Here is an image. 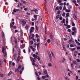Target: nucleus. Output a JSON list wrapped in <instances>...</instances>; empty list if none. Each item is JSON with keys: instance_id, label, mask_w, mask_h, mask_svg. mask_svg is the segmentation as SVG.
Instances as JSON below:
<instances>
[{"instance_id": "obj_1", "label": "nucleus", "mask_w": 80, "mask_h": 80, "mask_svg": "<svg viewBox=\"0 0 80 80\" xmlns=\"http://www.w3.org/2000/svg\"><path fill=\"white\" fill-rule=\"evenodd\" d=\"M33 57H34V59L32 57H30V59L31 61L32 62H35L36 61L35 60H37V57H38V56L35 55V54H34L33 55Z\"/></svg>"}, {"instance_id": "obj_2", "label": "nucleus", "mask_w": 80, "mask_h": 80, "mask_svg": "<svg viewBox=\"0 0 80 80\" xmlns=\"http://www.w3.org/2000/svg\"><path fill=\"white\" fill-rule=\"evenodd\" d=\"M48 54L49 56V58L50 59V60L51 62H52V55H51V54L50 53V51H49L48 52Z\"/></svg>"}, {"instance_id": "obj_3", "label": "nucleus", "mask_w": 80, "mask_h": 80, "mask_svg": "<svg viewBox=\"0 0 80 80\" xmlns=\"http://www.w3.org/2000/svg\"><path fill=\"white\" fill-rule=\"evenodd\" d=\"M21 70H22V69L19 70L18 69H16L15 70V73H16V72H19L20 71V74H22V72Z\"/></svg>"}, {"instance_id": "obj_4", "label": "nucleus", "mask_w": 80, "mask_h": 80, "mask_svg": "<svg viewBox=\"0 0 80 80\" xmlns=\"http://www.w3.org/2000/svg\"><path fill=\"white\" fill-rule=\"evenodd\" d=\"M37 16H38L37 15H34L33 16V17L35 18V19L34 18H32V21H34V20H37Z\"/></svg>"}, {"instance_id": "obj_5", "label": "nucleus", "mask_w": 80, "mask_h": 80, "mask_svg": "<svg viewBox=\"0 0 80 80\" xmlns=\"http://www.w3.org/2000/svg\"><path fill=\"white\" fill-rule=\"evenodd\" d=\"M21 22L22 25H25L26 23V22L23 20L21 21Z\"/></svg>"}, {"instance_id": "obj_6", "label": "nucleus", "mask_w": 80, "mask_h": 80, "mask_svg": "<svg viewBox=\"0 0 80 80\" xmlns=\"http://www.w3.org/2000/svg\"><path fill=\"white\" fill-rule=\"evenodd\" d=\"M76 49V48H69V49L71 50V51H74V50H75Z\"/></svg>"}, {"instance_id": "obj_7", "label": "nucleus", "mask_w": 80, "mask_h": 80, "mask_svg": "<svg viewBox=\"0 0 80 80\" xmlns=\"http://www.w3.org/2000/svg\"><path fill=\"white\" fill-rule=\"evenodd\" d=\"M20 61V56H18V57H17V63H18V62Z\"/></svg>"}, {"instance_id": "obj_8", "label": "nucleus", "mask_w": 80, "mask_h": 80, "mask_svg": "<svg viewBox=\"0 0 80 80\" xmlns=\"http://www.w3.org/2000/svg\"><path fill=\"white\" fill-rule=\"evenodd\" d=\"M47 26H45V31L46 35L47 34Z\"/></svg>"}, {"instance_id": "obj_9", "label": "nucleus", "mask_w": 80, "mask_h": 80, "mask_svg": "<svg viewBox=\"0 0 80 80\" xmlns=\"http://www.w3.org/2000/svg\"><path fill=\"white\" fill-rule=\"evenodd\" d=\"M76 29H77V28H76L74 27H72V30L73 31V32H75L76 30Z\"/></svg>"}, {"instance_id": "obj_10", "label": "nucleus", "mask_w": 80, "mask_h": 80, "mask_svg": "<svg viewBox=\"0 0 80 80\" xmlns=\"http://www.w3.org/2000/svg\"><path fill=\"white\" fill-rule=\"evenodd\" d=\"M28 28H29V26H28V25L27 24L25 27V28H26V29H28Z\"/></svg>"}, {"instance_id": "obj_11", "label": "nucleus", "mask_w": 80, "mask_h": 80, "mask_svg": "<svg viewBox=\"0 0 80 80\" xmlns=\"http://www.w3.org/2000/svg\"><path fill=\"white\" fill-rule=\"evenodd\" d=\"M65 19L64 18L63 19L62 21H61L62 23H65Z\"/></svg>"}, {"instance_id": "obj_12", "label": "nucleus", "mask_w": 80, "mask_h": 80, "mask_svg": "<svg viewBox=\"0 0 80 80\" xmlns=\"http://www.w3.org/2000/svg\"><path fill=\"white\" fill-rule=\"evenodd\" d=\"M2 37L3 38H5V34H4V33L2 32Z\"/></svg>"}, {"instance_id": "obj_13", "label": "nucleus", "mask_w": 80, "mask_h": 80, "mask_svg": "<svg viewBox=\"0 0 80 80\" xmlns=\"http://www.w3.org/2000/svg\"><path fill=\"white\" fill-rule=\"evenodd\" d=\"M53 36H52V33H51L50 35V38H52V39H53Z\"/></svg>"}, {"instance_id": "obj_14", "label": "nucleus", "mask_w": 80, "mask_h": 80, "mask_svg": "<svg viewBox=\"0 0 80 80\" xmlns=\"http://www.w3.org/2000/svg\"><path fill=\"white\" fill-rule=\"evenodd\" d=\"M2 52L3 53H5V49L3 48H2Z\"/></svg>"}, {"instance_id": "obj_15", "label": "nucleus", "mask_w": 80, "mask_h": 80, "mask_svg": "<svg viewBox=\"0 0 80 80\" xmlns=\"http://www.w3.org/2000/svg\"><path fill=\"white\" fill-rule=\"evenodd\" d=\"M60 16V15H58L56 16V19H58V18H59V16Z\"/></svg>"}, {"instance_id": "obj_16", "label": "nucleus", "mask_w": 80, "mask_h": 80, "mask_svg": "<svg viewBox=\"0 0 80 80\" xmlns=\"http://www.w3.org/2000/svg\"><path fill=\"white\" fill-rule=\"evenodd\" d=\"M51 53L52 55V56H53V57L55 58V56L54 55V54H53V52H52V51H51Z\"/></svg>"}, {"instance_id": "obj_17", "label": "nucleus", "mask_w": 80, "mask_h": 80, "mask_svg": "<svg viewBox=\"0 0 80 80\" xmlns=\"http://www.w3.org/2000/svg\"><path fill=\"white\" fill-rule=\"evenodd\" d=\"M59 10V8H58V6H57V7H56L55 10Z\"/></svg>"}, {"instance_id": "obj_18", "label": "nucleus", "mask_w": 80, "mask_h": 80, "mask_svg": "<svg viewBox=\"0 0 80 80\" xmlns=\"http://www.w3.org/2000/svg\"><path fill=\"white\" fill-rule=\"evenodd\" d=\"M47 42L48 43H49L50 42H51V41L50 40V39H48V40H47Z\"/></svg>"}, {"instance_id": "obj_19", "label": "nucleus", "mask_w": 80, "mask_h": 80, "mask_svg": "<svg viewBox=\"0 0 80 80\" xmlns=\"http://www.w3.org/2000/svg\"><path fill=\"white\" fill-rule=\"evenodd\" d=\"M13 12L14 13H16L17 12V9L14 8V9L13 10Z\"/></svg>"}, {"instance_id": "obj_20", "label": "nucleus", "mask_w": 80, "mask_h": 80, "mask_svg": "<svg viewBox=\"0 0 80 80\" xmlns=\"http://www.w3.org/2000/svg\"><path fill=\"white\" fill-rule=\"evenodd\" d=\"M48 66H49V67H52V64H51V63H48Z\"/></svg>"}, {"instance_id": "obj_21", "label": "nucleus", "mask_w": 80, "mask_h": 80, "mask_svg": "<svg viewBox=\"0 0 80 80\" xmlns=\"http://www.w3.org/2000/svg\"><path fill=\"white\" fill-rule=\"evenodd\" d=\"M70 10L66 9V12H70Z\"/></svg>"}, {"instance_id": "obj_22", "label": "nucleus", "mask_w": 80, "mask_h": 80, "mask_svg": "<svg viewBox=\"0 0 80 80\" xmlns=\"http://www.w3.org/2000/svg\"><path fill=\"white\" fill-rule=\"evenodd\" d=\"M66 17H69V13H66Z\"/></svg>"}, {"instance_id": "obj_23", "label": "nucleus", "mask_w": 80, "mask_h": 80, "mask_svg": "<svg viewBox=\"0 0 80 80\" xmlns=\"http://www.w3.org/2000/svg\"><path fill=\"white\" fill-rule=\"evenodd\" d=\"M72 26L73 27H75V24L74 23V22H72Z\"/></svg>"}, {"instance_id": "obj_24", "label": "nucleus", "mask_w": 80, "mask_h": 80, "mask_svg": "<svg viewBox=\"0 0 80 80\" xmlns=\"http://www.w3.org/2000/svg\"><path fill=\"white\" fill-rule=\"evenodd\" d=\"M24 47H25V45L24 44H22L21 46L22 48H24Z\"/></svg>"}, {"instance_id": "obj_25", "label": "nucleus", "mask_w": 80, "mask_h": 80, "mask_svg": "<svg viewBox=\"0 0 80 80\" xmlns=\"http://www.w3.org/2000/svg\"><path fill=\"white\" fill-rule=\"evenodd\" d=\"M73 3H74V4H75L76 3H77V1L76 0H73L72 1Z\"/></svg>"}, {"instance_id": "obj_26", "label": "nucleus", "mask_w": 80, "mask_h": 80, "mask_svg": "<svg viewBox=\"0 0 80 80\" xmlns=\"http://www.w3.org/2000/svg\"><path fill=\"white\" fill-rule=\"evenodd\" d=\"M21 67L22 66H21V65H19L18 69L20 70V68H21Z\"/></svg>"}, {"instance_id": "obj_27", "label": "nucleus", "mask_w": 80, "mask_h": 80, "mask_svg": "<svg viewBox=\"0 0 80 80\" xmlns=\"http://www.w3.org/2000/svg\"><path fill=\"white\" fill-rule=\"evenodd\" d=\"M46 77V76H42V78H43V79H44V78H45Z\"/></svg>"}, {"instance_id": "obj_28", "label": "nucleus", "mask_w": 80, "mask_h": 80, "mask_svg": "<svg viewBox=\"0 0 80 80\" xmlns=\"http://www.w3.org/2000/svg\"><path fill=\"white\" fill-rule=\"evenodd\" d=\"M73 18H74V19H75V20H77V16H73Z\"/></svg>"}, {"instance_id": "obj_29", "label": "nucleus", "mask_w": 80, "mask_h": 80, "mask_svg": "<svg viewBox=\"0 0 80 80\" xmlns=\"http://www.w3.org/2000/svg\"><path fill=\"white\" fill-rule=\"evenodd\" d=\"M44 73H45V74H47V71L46 70H45L44 71Z\"/></svg>"}, {"instance_id": "obj_30", "label": "nucleus", "mask_w": 80, "mask_h": 80, "mask_svg": "<svg viewBox=\"0 0 80 80\" xmlns=\"http://www.w3.org/2000/svg\"><path fill=\"white\" fill-rule=\"evenodd\" d=\"M12 61H9V65H12Z\"/></svg>"}, {"instance_id": "obj_31", "label": "nucleus", "mask_w": 80, "mask_h": 80, "mask_svg": "<svg viewBox=\"0 0 80 80\" xmlns=\"http://www.w3.org/2000/svg\"><path fill=\"white\" fill-rule=\"evenodd\" d=\"M73 63L74 64H75V65H77V63H76L77 62H76V61H73Z\"/></svg>"}, {"instance_id": "obj_32", "label": "nucleus", "mask_w": 80, "mask_h": 80, "mask_svg": "<svg viewBox=\"0 0 80 80\" xmlns=\"http://www.w3.org/2000/svg\"><path fill=\"white\" fill-rule=\"evenodd\" d=\"M15 47L16 48H17V43H15Z\"/></svg>"}, {"instance_id": "obj_33", "label": "nucleus", "mask_w": 80, "mask_h": 80, "mask_svg": "<svg viewBox=\"0 0 80 80\" xmlns=\"http://www.w3.org/2000/svg\"><path fill=\"white\" fill-rule=\"evenodd\" d=\"M4 76H5V75L3 74H1V77H3Z\"/></svg>"}, {"instance_id": "obj_34", "label": "nucleus", "mask_w": 80, "mask_h": 80, "mask_svg": "<svg viewBox=\"0 0 80 80\" xmlns=\"http://www.w3.org/2000/svg\"><path fill=\"white\" fill-rule=\"evenodd\" d=\"M65 12L63 13L62 14V16H63V17H64L65 16Z\"/></svg>"}, {"instance_id": "obj_35", "label": "nucleus", "mask_w": 80, "mask_h": 80, "mask_svg": "<svg viewBox=\"0 0 80 80\" xmlns=\"http://www.w3.org/2000/svg\"><path fill=\"white\" fill-rule=\"evenodd\" d=\"M34 12H35L37 13V12H38V11L37 10V9H35L34 10V11H33Z\"/></svg>"}, {"instance_id": "obj_36", "label": "nucleus", "mask_w": 80, "mask_h": 80, "mask_svg": "<svg viewBox=\"0 0 80 80\" xmlns=\"http://www.w3.org/2000/svg\"><path fill=\"white\" fill-rule=\"evenodd\" d=\"M59 3H61V2H62V1L61 0H59L57 1Z\"/></svg>"}, {"instance_id": "obj_37", "label": "nucleus", "mask_w": 80, "mask_h": 80, "mask_svg": "<svg viewBox=\"0 0 80 80\" xmlns=\"http://www.w3.org/2000/svg\"><path fill=\"white\" fill-rule=\"evenodd\" d=\"M62 18H62V17L61 16H60L59 17V20H62Z\"/></svg>"}, {"instance_id": "obj_38", "label": "nucleus", "mask_w": 80, "mask_h": 80, "mask_svg": "<svg viewBox=\"0 0 80 80\" xmlns=\"http://www.w3.org/2000/svg\"><path fill=\"white\" fill-rule=\"evenodd\" d=\"M12 74V72L10 71L8 74V75L10 76Z\"/></svg>"}, {"instance_id": "obj_39", "label": "nucleus", "mask_w": 80, "mask_h": 80, "mask_svg": "<svg viewBox=\"0 0 80 80\" xmlns=\"http://www.w3.org/2000/svg\"><path fill=\"white\" fill-rule=\"evenodd\" d=\"M59 10H62V7L61 6H60L59 7Z\"/></svg>"}, {"instance_id": "obj_40", "label": "nucleus", "mask_w": 80, "mask_h": 80, "mask_svg": "<svg viewBox=\"0 0 80 80\" xmlns=\"http://www.w3.org/2000/svg\"><path fill=\"white\" fill-rule=\"evenodd\" d=\"M63 10H66V7H65V6H64L63 7Z\"/></svg>"}, {"instance_id": "obj_41", "label": "nucleus", "mask_w": 80, "mask_h": 80, "mask_svg": "<svg viewBox=\"0 0 80 80\" xmlns=\"http://www.w3.org/2000/svg\"><path fill=\"white\" fill-rule=\"evenodd\" d=\"M60 12H61V11H60V10H59L58 11L57 13L58 14H60Z\"/></svg>"}, {"instance_id": "obj_42", "label": "nucleus", "mask_w": 80, "mask_h": 80, "mask_svg": "<svg viewBox=\"0 0 80 80\" xmlns=\"http://www.w3.org/2000/svg\"><path fill=\"white\" fill-rule=\"evenodd\" d=\"M32 32H33L32 30V29H30V33H32Z\"/></svg>"}, {"instance_id": "obj_43", "label": "nucleus", "mask_w": 80, "mask_h": 80, "mask_svg": "<svg viewBox=\"0 0 80 80\" xmlns=\"http://www.w3.org/2000/svg\"><path fill=\"white\" fill-rule=\"evenodd\" d=\"M76 61L78 62H80V60L78 59H77L76 60Z\"/></svg>"}, {"instance_id": "obj_44", "label": "nucleus", "mask_w": 80, "mask_h": 80, "mask_svg": "<svg viewBox=\"0 0 80 80\" xmlns=\"http://www.w3.org/2000/svg\"><path fill=\"white\" fill-rule=\"evenodd\" d=\"M30 43L32 45L33 43V41H30Z\"/></svg>"}, {"instance_id": "obj_45", "label": "nucleus", "mask_w": 80, "mask_h": 80, "mask_svg": "<svg viewBox=\"0 0 80 80\" xmlns=\"http://www.w3.org/2000/svg\"><path fill=\"white\" fill-rule=\"evenodd\" d=\"M39 45H40V43H38L37 44V48H38V47H39Z\"/></svg>"}, {"instance_id": "obj_46", "label": "nucleus", "mask_w": 80, "mask_h": 80, "mask_svg": "<svg viewBox=\"0 0 80 80\" xmlns=\"http://www.w3.org/2000/svg\"><path fill=\"white\" fill-rule=\"evenodd\" d=\"M76 80H78V76H76Z\"/></svg>"}, {"instance_id": "obj_47", "label": "nucleus", "mask_w": 80, "mask_h": 80, "mask_svg": "<svg viewBox=\"0 0 80 80\" xmlns=\"http://www.w3.org/2000/svg\"><path fill=\"white\" fill-rule=\"evenodd\" d=\"M13 28H14V29H16L17 28V27L15 26H13Z\"/></svg>"}, {"instance_id": "obj_48", "label": "nucleus", "mask_w": 80, "mask_h": 80, "mask_svg": "<svg viewBox=\"0 0 80 80\" xmlns=\"http://www.w3.org/2000/svg\"><path fill=\"white\" fill-rule=\"evenodd\" d=\"M32 50L33 52H34V51H35V50H36V49H35V48H33Z\"/></svg>"}, {"instance_id": "obj_49", "label": "nucleus", "mask_w": 80, "mask_h": 80, "mask_svg": "<svg viewBox=\"0 0 80 80\" xmlns=\"http://www.w3.org/2000/svg\"><path fill=\"white\" fill-rule=\"evenodd\" d=\"M35 74L36 75H37V76L38 77H39V75H38V73H37V72H35Z\"/></svg>"}, {"instance_id": "obj_50", "label": "nucleus", "mask_w": 80, "mask_h": 80, "mask_svg": "<svg viewBox=\"0 0 80 80\" xmlns=\"http://www.w3.org/2000/svg\"><path fill=\"white\" fill-rule=\"evenodd\" d=\"M65 61V58H63V60L62 61V62H64Z\"/></svg>"}, {"instance_id": "obj_51", "label": "nucleus", "mask_w": 80, "mask_h": 80, "mask_svg": "<svg viewBox=\"0 0 80 80\" xmlns=\"http://www.w3.org/2000/svg\"><path fill=\"white\" fill-rule=\"evenodd\" d=\"M44 40H46V39H47V37H46V36H44Z\"/></svg>"}, {"instance_id": "obj_52", "label": "nucleus", "mask_w": 80, "mask_h": 80, "mask_svg": "<svg viewBox=\"0 0 80 80\" xmlns=\"http://www.w3.org/2000/svg\"><path fill=\"white\" fill-rule=\"evenodd\" d=\"M72 35H75V32H72Z\"/></svg>"}, {"instance_id": "obj_53", "label": "nucleus", "mask_w": 80, "mask_h": 80, "mask_svg": "<svg viewBox=\"0 0 80 80\" xmlns=\"http://www.w3.org/2000/svg\"><path fill=\"white\" fill-rule=\"evenodd\" d=\"M73 64L72 63L71 64V67H72V68H73Z\"/></svg>"}, {"instance_id": "obj_54", "label": "nucleus", "mask_w": 80, "mask_h": 80, "mask_svg": "<svg viewBox=\"0 0 80 80\" xmlns=\"http://www.w3.org/2000/svg\"><path fill=\"white\" fill-rule=\"evenodd\" d=\"M37 42H39V38H37Z\"/></svg>"}, {"instance_id": "obj_55", "label": "nucleus", "mask_w": 80, "mask_h": 80, "mask_svg": "<svg viewBox=\"0 0 80 80\" xmlns=\"http://www.w3.org/2000/svg\"><path fill=\"white\" fill-rule=\"evenodd\" d=\"M3 63V62L2 61H0V65H2Z\"/></svg>"}, {"instance_id": "obj_56", "label": "nucleus", "mask_w": 80, "mask_h": 80, "mask_svg": "<svg viewBox=\"0 0 80 80\" xmlns=\"http://www.w3.org/2000/svg\"><path fill=\"white\" fill-rule=\"evenodd\" d=\"M20 48H18V52H20Z\"/></svg>"}, {"instance_id": "obj_57", "label": "nucleus", "mask_w": 80, "mask_h": 80, "mask_svg": "<svg viewBox=\"0 0 80 80\" xmlns=\"http://www.w3.org/2000/svg\"><path fill=\"white\" fill-rule=\"evenodd\" d=\"M36 37H37V38H38L39 37V36H38V34H36Z\"/></svg>"}, {"instance_id": "obj_58", "label": "nucleus", "mask_w": 80, "mask_h": 80, "mask_svg": "<svg viewBox=\"0 0 80 80\" xmlns=\"http://www.w3.org/2000/svg\"><path fill=\"white\" fill-rule=\"evenodd\" d=\"M36 30H38V28L37 27H36Z\"/></svg>"}, {"instance_id": "obj_59", "label": "nucleus", "mask_w": 80, "mask_h": 80, "mask_svg": "<svg viewBox=\"0 0 80 80\" xmlns=\"http://www.w3.org/2000/svg\"><path fill=\"white\" fill-rule=\"evenodd\" d=\"M70 47H73V46L72 45V44H71L70 45Z\"/></svg>"}, {"instance_id": "obj_60", "label": "nucleus", "mask_w": 80, "mask_h": 80, "mask_svg": "<svg viewBox=\"0 0 80 80\" xmlns=\"http://www.w3.org/2000/svg\"><path fill=\"white\" fill-rule=\"evenodd\" d=\"M68 32H71V30L70 29H68Z\"/></svg>"}, {"instance_id": "obj_61", "label": "nucleus", "mask_w": 80, "mask_h": 80, "mask_svg": "<svg viewBox=\"0 0 80 80\" xmlns=\"http://www.w3.org/2000/svg\"><path fill=\"white\" fill-rule=\"evenodd\" d=\"M37 59L38 60H40V57H38Z\"/></svg>"}, {"instance_id": "obj_62", "label": "nucleus", "mask_w": 80, "mask_h": 80, "mask_svg": "<svg viewBox=\"0 0 80 80\" xmlns=\"http://www.w3.org/2000/svg\"><path fill=\"white\" fill-rule=\"evenodd\" d=\"M10 26L11 27H13V25L12 24H10Z\"/></svg>"}, {"instance_id": "obj_63", "label": "nucleus", "mask_w": 80, "mask_h": 80, "mask_svg": "<svg viewBox=\"0 0 80 80\" xmlns=\"http://www.w3.org/2000/svg\"><path fill=\"white\" fill-rule=\"evenodd\" d=\"M24 10H25V11H27V8H25L24 9Z\"/></svg>"}, {"instance_id": "obj_64", "label": "nucleus", "mask_w": 80, "mask_h": 80, "mask_svg": "<svg viewBox=\"0 0 80 80\" xmlns=\"http://www.w3.org/2000/svg\"><path fill=\"white\" fill-rule=\"evenodd\" d=\"M30 48L32 50L33 48V47H32V46H30Z\"/></svg>"}]
</instances>
